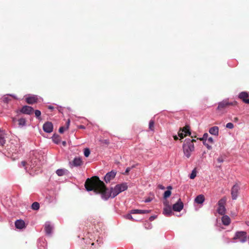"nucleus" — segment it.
I'll list each match as a JSON object with an SVG mask.
<instances>
[{"instance_id": "f257e3e1", "label": "nucleus", "mask_w": 249, "mask_h": 249, "mask_svg": "<svg viewBox=\"0 0 249 249\" xmlns=\"http://www.w3.org/2000/svg\"><path fill=\"white\" fill-rule=\"evenodd\" d=\"M85 186L88 191H93L96 194H101L102 198L105 200L110 197L114 198L128 188L127 183L124 182L118 184L114 187L108 189L106 187L104 183L97 177L90 179L88 178L85 183Z\"/></svg>"}, {"instance_id": "f03ea898", "label": "nucleus", "mask_w": 249, "mask_h": 249, "mask_svg": "<svg viewBox=\"0 0 249 249\" xmlns=\"http://www.w3.org/2000/svg\"><path fill=\"white\" fill-rule=\"evenodd\" d=\"M196 140L194 139L191 140L187 139L185 140V142L183 145V150L184 155L189 158L191 155V153L194 151L195 146L194 142Z\"/></svg>"}, {"instance_id": "7ed1b4c3", "label": "nucleus", "mask_w": 249, "mask_h": 249, "mask_svg": "<svg viewBox=\"0 0 249 249\" xmlns=\"http://www.w3.org/2000/svg\"><path fill=\"white\" fill-rule=\"evenodd\" d=\"M9 147V146H8ZM19 148V144L17 143L16 144H13L12 143L9 145V147L7 148V150L8 151V153L11 155V158L13 160H15L18 158V156H14V154L16 155L17 153L18 152V150Z\"/></svg>"}, {"instance_id": "20e7f679", "label": "nucleus", "mask_w": 249, "mask_h": 249, "mask_svg": "<svg viewBox=\"0 0 249 249\" xmlns=\"http://www.w3.org/2000/svg\"><path fill=\"white\" fill-rule=\"evenodd\" d=\"M236 102H229L228 99H225L218 103L217 109L219 111H223L230 106H235Z\"/></svg>"}, {"instance_id": "39448f33", "label": "nucleus", "mask_w": 249, "mask_h": 249, "mask_svg": "<svg viewBox=\"0 0 249 249\" xmlns=\"http://www.w3.org/2000/svg\"><path fill=\"white\" fill-rule=\"evenodd\" d=\"M37 163H36V161H33L32 160L30 161V163H27L25 161H22L19 166L20 167H24L25 170L27 172H29L30 169H33L34 167L36 166Z\"/></svg>"}, {"instance_id": "423d86ee", "label": "nucleus", "mask_w": 249, "mask_h": 249, "mask_svg": "<svg viewBox=\"0 0 249 249\" xmlns=\"http://www.w3.org/2000/svg\"><path fill=\"white\" fill-rule=\"evenodd\" d=\"M234 239H239L242 243L247 241V233L245 231H237L233 238Z\"/></svg>"}, {"instance_id": "0eeeda50", "label": "nucleus", "mask_w": 249, "mask_h": 249, "mask_svg": "<svg viewBox=\"0 0 249 249\" xmlns=\"http://www.w3.org/2000/svg\"><path fill=\"white\" fill-rule=\"evenodd\" d=\"M240 190V186L237 184H234L231 190V197L233 200L237 199Z\"/></svg>"}, {"instance_id": "6e6552de", "label": "nucleus", "mask_w": 249, "mask_h": 249, "mask_svg": "<svg viewBox=\"0 0 249 249\" xmlns=\"http://www.w3.org/2000/svg\"><path fill=\"white\" fill-rule=\"evenodd\" d=\"M191 132L189 130V127L186 126L183 127L182 129H180L178 132V136L180 137V139H183L185 136L187 135H190Z\"/></svg>"}, {"instance_id": "1a4fd4ad", "label": "nucleus", "mask_w": 249, "mask_h": 249, "mask_svg": "<svg viewBox=\"0 0 249 249\" xmlns=\"http://www.w3.org/2000/svg\"><path fill=\"white\" fill-rule=\"evenodd\" d=\"M238 97L245 103L249 104V93L243 91L239 93Z\"/></svg>"}, {"instance_id": "9d476101", "label": "nucleus", "mask_w": 249, "mask_h": 249, "mask_svg": "<svg viewBox=\"0 0 249 249\" xmlns=\"http://www.w3.org/2000/svg\"><path fill=\"white\" fill-rule=\"evenodd\" d=\"M183 208V204L181 201L180 199H179L178 202L174 204L173 206V210L176 212H180Z\"/></svg>"}, {"instance_id": "9b49d317", "label": "nucleus", "mask_w": 249, "mask_h": 249, "mask_svg": "<svg viewBox=\"0 0 249 249\" xmlns=\"http://www.w3.org/2000/svg\"><path fill=\"white\" fill-rule=\"evenodd\" d=\"M43 130L46 132L50 133L53 130V125L52 123L47 122H46L43 126Z\"/></svg>"}, {"instance_id": "f8f14e48", "label": "nucleus", "mask_w": 249, "mask_h": 249, "mask_svg": "<svg viewBox=\"0 0 249 249\" xmlns=\"http://www.w3.org/2000/svg\"><path fill=\"white\" fill-rule=\"evenodd\" d=\"M116 176V172L113 171L107 173L104 177L105 181L107 183L113 179Z\"/></svg>"}, {"instance_id": "ddd939ff", "label": "nucleus", "mask_w": 249, "mask_h": 249, "mask_svg": "<svg viewBox=\"0 0 249 249\" xmlns=\"http://www.w3.org/2000/svg\"><path fill=\"white\" fill-rule=\"evenodd\" d=\"M44 229L46 234L50 235L53 229V226L51 225L49 222H47L45 224Z\"/></svg>"}, {"instance_id": "4468645a", "label": "nucleus", "mask_w": 249, "mask_h": 249, "mask_svg": "<svg viewBox=\"0 0 249 249\" xmlns=\"http://www.w3.org/2000/svg\"><path fill=\"white\" fill-rule=\"evenodd\" d=\"M33 108L28 106H23L20 110V112L21 113L26 114H30L33 112Z\"/></svg>"}, {"instance_id": "2eb2a0df", "label": "nucleus", "mask_w": 249, "mask_h": 249, "mask_svg": "<svg viewBox=\"0 0 249 249\" xmlns=\"http://www.w3.org/2000/svg\"><path fill=\"white\" fill-rule=\"evenodd\" d=\"M222 217L221 218V221L222 224L225 226H228L231 223V218L230 217L227 215L224 214L222 215Z\"/></svg>"}, {"instance_id": "dca6fc26", "label": "nucleus", "mask_w": 249, "mask_h": 249, "mask_svg": "<svg viewBox=\"0 0 249 249\" xmlns=\"http://www.w3.org/2000/svg\"><path fill=\"white\" fill-rule=\"evenodd\" d=\"M37 101V97L36 95L29 96L26 98V102L29 104H33Z\"/></svg>"}, {"instance_id": "f3484780", "label": "nucleus", "mask_w": 249, "mask_h": 249, "mask_svg": "<svg viewBox=\"0 0 249 249\" xmlns=\"http://www.w3.org/2000/svg\"><path fill=\"white\" fill-rule=\"evenodd\" d=\"M163 213L166 216H170L173 214L172 209L170 206H167L165 207L163 211Z\"/></svg>"}, {"instance_id": "a211bd4d", "label": "nucleus", "mask_w": 249, "mask_h": 249, "mask_svg": "<svg viewBox=\"0 0 249 249\" xmlns=\"http://www.w3.org/2000/svg\"><path fill=\"white\" fill-rule=\"evenodd\" d=\"M82 164V160L81 158H75L73 159L71 165L72 166L77 167V166H79L81 165Z\"/></svg>"}, {"instance_id": "6ab92c4d", "label": "nucleus", "mask_w": 249, "mask_h": 249, "mask_svg": "<svg viewBox=\"0 0 249 249\" xmlns=\"http://www.w3.org/2000/svg\"><path fill=\"white\" fill-rule=\"evenodd\" d=\"M15 226L17 229H22L25 228V222L23 220L19 219L16 221Z\"/></svg>"}, {"instance_id": "aec40b11", "label": "nucleus", "mask_w": 249, "mask_h": 249, "mask_svg": "<svg viewBox=\"0 0 249 249\" xmlns=\"http://www.w3.org/2000/svg\"><path fill=\"white\" fill-rule=\"evenodd\" d=\"M151 212L150 210H138L134 209L131 211L132 214H145L149 213Z\"/></svg>"}, {"instance_id": "412c9836", "label": "nucleus", "mask_w": 249, "mask_h": 249, "mask_svg": "<svg viewBox=\"0 0 249 249\" xmlns=\"http://www.w3.org/2000/svg\"><path fill=\"white\" fill-rule=\"evenodd\" d=\"M218 132H219V128L217 126H213L210 128L209 129V133L213 135L214 136H218Z\"/></svg>"}, {"instance_id": "4be33fe9", "label": "nucleus", "mask_w": 249, "mask_h": 249, "mask_svg": "<svg viewBox=\"0 0 249 249\" xmlns=\"http://www.w3.org/2000/svg\"><path fill=\"white\" fill-rule=\"evenodd\" d=\"M204 200L205 198L204 196L202 195H199L197 196L195 199V202L199 204L203 203Z\"/></svg>"}, {"instance_id": "5701e85b", "label": "nucleus", "mask_w": 249, "mask_h": 249, "mask_svg": "<svg viewBox=\"0 0 249 249\" xmlns=\"http://www.w3.org/2000/svg\"><path fill=\"white\" fill-rule=\"evenodd\" d=\"M5 143V133L0 130V145L3 146Z\"/></svg>"}, {"instance_id": "b1692460", "label": "nucleus", "mask_w": 249, "mask_h": 249, "mask_svg": "<svg viewBox=\"0 0 249 249\" xmlns=\"http://www.w3.org/2000/svg\"><path fill=\"white\" fill-rule=\"evenodd\" d=\"M226 209L225 206H218L217 209V213L220 215H224L225 214Z\"/></svg>"}, {"instance_id": "393cba45", "label": "nucleus", "mask_w": 249, "mask_h": 249, "mask_svg": "<svg viewBox=\"0 0 249 249\" xmlns=\"http://www.w3.org/2000/svg\"><path fill=\"white\" fill-rule=\"evenodd\" d=\"M67 170L66 169H59L56 170V173L58 176L61 177V176H63V175H64L66 174V173L67 172Z\"/></svg>"}, {"instance_id": "a878e982", "label": "nucleus", "mask_w": 249, "mask_h": 249, "mask_svg": "<svg viewBox=\"0 0 249 249\" xmlns=\"http://www.w3.org/2000/svg\"><path fill=\"white\" fill-rule=\"evenodd\" d=\"M227 201L226 197L224 196L220 199L218 202V206H225Z\"/></svg>"}, {"instance_id": "bb28decb", "label": "nucleus", "mask_w": 249, "mask_h": 249, "mask_svg": "<svg viewBox=\"0 0 249 249\" xmlns=\"http://www.w3.org/2000/svg\"><path fill=\"white\" fill-rule=\"evenodd\" d=\"M10 96H12V97H13L14 98H16L14 95L8 94V95L4 96L2 97V101H3V102H4V103H8L9 101L10 100V99L9 98Z\"/></svg>"}, {"instance_id": "cd10ccee", "label": "nucleus", "mask_w": 249, "mask_h": 249, "mask_svg": "<svg viewBox=\"0 0 249 249\" xmlns=\"http://www.w3.org/2000/svg\"><path fill=\"white\" fill-rule=\"evenodd\" d=\"M18 122L19 127H23V126L25 125V124H26V120H25V119H24V118H20V119H18Z\"/></svg>"}, {"instance_id": "c85d7f7f", "label": "nucleus", "mask_w": 249, "mask_h": 249, "mask_svg": "<svg viewBox=\"0 0 249 249\" xmlns=\"http://www.w3.org/2000/svg\"><path fill=\"white\" fill-rule=\"evenodd\" d=\"M31 207L33 210H38L39 209V204L37 202H35L32 204Z\"/></svg>"}, {"instance_id": "c756f323", "label": "nucleus", "mask_w": 249, "mask_h": 249, "mask_svg": "<svg viewBox=\"0 0 249 249\" xmlns=\"http://www.w3.org/2000/svg\"><path fill=\"white\" fill-rule=\"evenodd\" d=\"M171 194V192L170 190H167L166 191L163 195V198L164 199H167L168 197H169Z\"/></svg>"}, {"instance_id": "7c9ffc66", "label": "nucleus", "mask_w": 249, "mask_h": 249, "mask_svg": "<svg viewBox=\"0 0 249 249\" xmlns=\"http://www.w3.org/2000/svg\"><path fill=\"white\" fill-rule=\"evenodd\" d=\"M154 125V121L152 120H151L149 123V128L151 130H153Z\"/></svg>"}, {"instance_id": "2f4dec72", "label": "nucleus", "mask_w": 249, "mask_h": 249, "mask_svg": "<svg viewBox=\"0 0 249 249\" xmlns=\"http://www.w3.org/2000/svg\"><path fill=\"white\" fill-rule=\"evenodd\" d=\"M208 138V133H205L203 134L202 138L200 139V140L203 141V142H207Z\"/></svg>"}, {"instance_id": "473e14b6", "label": "nucleus", "mask_w": 249, "mask_h": 249, "mask_svg": "<svg viewBox=\"0 0 249 249\" xmlns=\"http://www.w3.org/2000/svg\"><path fill=\"white\" fill-rule=\"evenodd\" d=\"M84 156L86 157H88L90 154V150L89 148H86L84 152Z\"/></svg>"}, {"instance_id": "72a5a7b5", "label": "nucleus", "mask_w": 249, "mask_h": 249, "mask_svg": "<svg viewBox=\"0 0 249 249\" xmlns=\"http://www.w3.org/2000/svg\"><path fill=\"white\" fill-rule=\"evenodd\" d=\"M226 127L229 129H232L234 127V125L231 123H228L226 124Z\"/></svg>"}, {"instance_id": "f704fd0d", "label": "nucleus", "mask_w": 249, "mask_h": 249, "mask_svg": "<svg viewBox=\"0 0 249 249\" xmlns=\"http://www.w3.org/2000/svg\"><path fill=\"white\" fill-rule=\"evenodd\" d=\"M35 114L37 118H39L41 115V112L39 110H36L35 111Z\"/></svg>"}, {"instance_id": "c9c22d12", "label": "nucleus", "mask_w": 249, "mask_h": 249, "mask_svg": "<svg viewBox=\"0 0 249 249\" xmlns=\"http://www.w3.org/2000/svg\"><path fill=\"white\" fill-rule=\"evenodd\" d=\"M196 177V173L193 170L190 176L191 179H193Z\"/></svg>"}, {"instance_id": "e433bc0d", "label": "nucleus", "mask_w": 249, "mask_h": 249, "mask_svg": "<svg viewBox=\"0 0 249 249\" xmlns=\"http://www.w3.org/2000/svg\"><path fill=\"white\" fill-rule=\"evenodd\" d=\"M203 144L207 147L208 149H211L212 146L210 145L207 142H203Z\"/></svg>"}, {"instance_id": "4c0bfd02", "label": "nucleus", "mask_w": 249, "mask_h": 249, "mask_svg": "<svg viewBox=\"0 0 249 249\" xmlns=\"http://www.w3.org/2000/svg\"><path fill=\"white\" fill-rule=\"evenodd\" d=\"M207 142L211 143H213L214 142L213 138L212 137H209L208 140H207Z\"/></svg>"}, {"instance_id": "58836bf2", "label": "nucleus", "mask_w": 249, "mask_h": 249, "mask_svg": "<svg viewBox=\"0 0 249 249\" xmlns=\"http://www.w3.org/2000/svg\"><path fill=\"white\" fill-rule=\"evenodd\" d=\"M65 128L63 126L60 127L59 129V132L60 133H63L64 132Z\"/></svg>"}, {"instance_id": "ea45409f", "label": "nucleus", "mask_w": 249, "mask_h": 249, "mask_svg": "<svg viewBox=\"0 0 249 249\" xmlns=\"http://www.w3.org/2000/svg\"><path fill=\"white\" fill-rule=\"evenodd\" d=\"M156 217H157V216H155V215L151 216H150V218H149V220H150V221H153V220H154L156 218Z\"/></svg>"}, {"instance_id": "a19ab883", "label": "nucleus", "mask_w": 249, "mask_h": 249, "mask_svg": "<svg viewBox=\"0 0 249 249\" xmlns=\"http://www.w3.org/2000/svg\"><path fill=\"white\" fill-rule=\"evenodd\" d=\"M151 200H152V199L148 197L144 200V202L146 203H147V202H149L151 201Z\"/></svg>"}, {"instance_id": "79ce46f5", "label": "nucleus", "mask_w": 249, "mask_h": 249, "mask_svg": "<svg viewBox=\"0 0 249 249\" xmlns=\"http://www.w3.org/2000/svg\"><path fill=\"white\" fill-rule=\"evenodd\" d=\"M131 169V168L130 167H127L125 170V173L127 174L130 171Z\"/></svg>"}, {"instance_id": "37998d69", "label": "nucleus", "mask_w": 249, "mask_h": 249, "mask_svg": "<svg viewBox=\"0 0 249 249\" xmlns=\"http://www.w3.org/2000/svg\"><path fill=\"white\" fill-rule=\"evenodd\" d=\"M217 161H218L219 163H221V162H223V160L222 158H219L217 159Z\"/></svg>"}, {"instance_id": "c03bdc74", "label": "nucleus", "mask_w": 249, "mask_h": 249, "mask_svg": "<svg viewBox=\"0 0 249 249\" xmlns=\"http://www.w3.org/2000/svg\"><path fill=\"white\" fill-rule=\"evenodd\" d=\"M158 187L161 190H164L165 189V187L163 186L162 185H159Z\"/></svg>"}, {"instance_id": "a18cd8bd", "label": "nucleus", "mask_w": 249, "mask_h": 249, "mask_svg": "<svg viewBox=\"0 0 249 249\" xmlns=\"http://www.w3.org/2000/svg\"><path fill=\"white\" fill-rule=\"evenodd\" d=\"M70 120H68V121L67 122V128H68L69 127V126L70 125Z\"/></svg>"}, {"instance_id": "49530a36", "label": "nucleus", "mask_w": 249, "mask_h": 249, "mask_svg": "<svg viewBox=\"0 0 249 249\" xmlns=\"http://www.w3.org/2000/svg\"><path fill=\"white\" fill-rule=\"evenodd\" d=\"M48 108L50 109L53 110L54 108V107L53 106H49L48 107Z\"/></svg>"}, {"instance_id": "de8ad7c7", "label": "nucleus", "mask_w": 249, "mask_h": 249, "mask_svg": "<svg viewBox=\"0 0 249 249\" xmlns=\"http://www.w3.org/2000/svg\"><path fill=\"white\" fill-rule=\"evenodd\" d=\"M175 140H177L178 139V137L177 135H175L173 136Z\"/></svg>"}, {"instance_id": "09e8293b", "label": "nucleus", "mask_w": 249, "mask_h": 249, "mask_svg": "<svg viewBox=\"0 0 249 249\" xmlns=\"http://www.w3.org/2000/svg\"><path fill=\"white\" fill-rule=\"evenodd\" d=\"M167 188L168 190H170V191L172 189V187L171 186H169L167 187Z\"/></svg>"}, {"instance_id": "8fccbe9b", "label": "nucleus", "mask_w": 249, "mask_h": 249, "mask_svg": "<svg viewBox=\"0 0 249 249\" xmlns=\"http://www.w3.org/2000/svg\"><path fill=\"white\" fill-rule=\"evenodd\" d=\"M127 218H128V219H132V216H131V215H129H129H128L127 216Z\"/></svg>"}, {"instance_id": "3c124183", "label": "nucleus", "mask_w": 249, "mask_h": 249, "mask_svg": "<svg viewBox=\"0 0 249 249\" xmlns=\"http://www.w3.org/2000/svg\"><path fill=\"white\" fill-rule=\"evenodd\" d=\"M238 120V118H237V117H235V118H234V121H235V122H237Z\"/></svg>"}, {"instance_id": "603ef678", "label": "nucleus", "mask_w": 249, "mask_h": 249, "mask_svg": "<svg viewBox=\"0 0 249 249\" xmlns=\"http://www.w3.org/2000/svg\"><path fill=\"white\" fill-rule=\"evenodd\" d=\"M16 121V119L15 118L13 119V121L15 122Z\"/></svg>"}, {"instance_id": "864d4df0", "label": "nucleus", "mask_w": 249, "mask_h": 249, "mask_svg": "<svg viewBox=\"0 0 249 249\" xmlns=\"http://www.w3.org/2000/svg\"><path fill=\"white\" fill-rule=\"evenodd\" d=\"M80 127L82 128H84V126H81Z\"/></svg>"}, {"instance_id": "5fc2aeb1", "label": "nucleus", "mask_w": 249, "mask_h": 249, "mask_svg": "<svg viewBox=\"0 0 249 249\" xmlns=\"http://www.w3.org/2000/svg\"><path fill=\"white\" fill-rule=\"evenodd\" d=\"M94 243H92L91 244V246H94Z\"/></svg>"}, {"instance_id": "6e6d98bb", "label": "nucleus", "mask_w": 249, "mask_h": 249, "mask_svg": "<svg viewBox=\"0 0 249 249\" xmlns=\"http://www.w3.org/2000/svg\"><path fill=\"white\" fill-rule=\"evenodd\" d=\"M151 225H149V227H150L149 228H151Z\"/></svg>"}, {"instance_id": "4d7b16f0", "label": "nucleus", "mask_w": 249, "mask_h": 249, "mask_svg": "<svg viewBox=\"0 0 249 249\" xmlns=\"http://www.w3.org/2000/svg\"><path fill=\"white\" fill-rule=\"evenodd\" d=\"M247 224H248V225H249V223Z\"/></svg>"}]
</instances>
